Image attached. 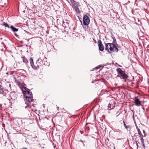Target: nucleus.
Wrapping results in <instances>:
<instances>
[{"label":"nucleus","instance_id":"f257e3e1","mask_svg":"<svg viewBox=\"0 0 149 149\" xmlns=\"http://www.w3.org/2000/svg\"><path fill=\"white\" fill-rule=\"evenodd\" d=\"M118 73L117 77H120L121 79H126L128 77V76L125 73V72L123 70L120 68H118L116 70Z\"/></svg>","mask_w":149,"mask_h":149},{"label":"nucleus","instance_id":"f03ea898","mask_svg":"<svg viewBox=\"0 0 149 149\" xmlns=\"http://www.w3.org/2000/svg\"><path fill=\"white\" fill-rule=\"evenodd\" d=\"M24 100H26L25 103L26 104L27 107H31V102L33 101V96H28L27 95H24Z\"/></svg>","mask_w":149,"mask_h":149},{"label":"nucleus","instance_id":"7ed1b4c3","mask_svg":"<svg viewBox=\"0 0 149 149\" xmlns=\"http://www.w3.org/2000/svg\"><path fill=\"white\" fill-rule=\"evenodd\" d=\"M83 25L87 26L90 23V19L89 17L86 15H84L83 17Z\"/></svg>","mask_w":149,"mask_h":149},{"label":"nucleus","instance_id":"20e7f679","mask_svg":"<svg viewBox=\"0 0 149 149\" xmlns=\"http://www.w3.org/2000/svg\"><path fill=\"white\" fill-rule=\"evenodd\" d=\"M29 60L31 66L33 69L37 70L38 68L40 66V65L36 63L35 65H34L33 60L32 58H30Z\"/></svg>","mask_w":149,"mask_h":149},{"label":"nucleus","instance_id":"39448f33","mask_svg":"<svg viewBox=\"0 0 149 149\" xmlns=\"http://www.w3.org/2000/svg\"><path fill=\"white\" fill-rule=\"evenodd\" d=\"M24 89H25L24 91L23 89H22L24 96V95H26V94H28L30 96H33L32 93L30 90L28 89L26 87H24Z\"/></svg>","mask_w":149,"mask_h":149},{"label":"nucleus","instance_id":"423d86ee","mask_svg":"<svg viewBox=\"0 0 149 149\" xmlns=\"http://www.w3.org/2000/svg\"><path fill=\"white\" fill-rule=\"evenodd\" d=\"M29 136V139L30 140V142L31 143H36L38 142V140L37 136L33 137L32 135H30Z\"/></svg>","mask_w":149,"mask_h":149},{"label":"nucleus","instance_id":"0eeeda50","mask_svg":"<svg viewBox=\"0 0 149 149\" xmlns=\"http://www.w3.org/2000/svg\"><path fill=\"white\" fill-rule=\"evenodd\" d=\"M97 43L99 50L101 52L103 51L104 49V47L100 40L98 41Z\"/></svg>","mask_w":149,"mask_h":149},{"label":"nucleus","instance_id":"6e6552de","mask_svg":"<svg viewBox=\"0 0 149 149\" xmlns=\"http://www.w3.org/2000/svg\"><path fill=\"white\" fill-rule=\"evenodd\" d=\"M104 44L105 46V50L108 52V53L110 54L111 52L110 51V47H111V45L112 44H111L110 43H105V42Z\"/></svg>","mask_w":149,"mask_h":149},{"label":"nucleus","instance_id":"1a4fd4ad","mask_svg":"<svg viewBox=\"0 0 149 149\" xmlns=\"http://www.w3.org/2000/svg\"><path fill=\"white\" fill-rule=\"evenodd\" d=\"M134 103L136 106H140L142 105V104L139 99L137 97H134Z\"/></svg>","mask_w":149,"mask_h":149},{"label":"nucleus","instance_id":"9d476101","mask_svg":"<svg viewBox=\"0 0 149 149\" xmlns=\"http://www.w3.org/2000/svg\"><path fill=\"white\" fill-rule=\"evenodd\" d=\"M10 97H11V99L12 100L11 104L14 103L15 100V98L16 97V94L15 91H13L12 93L11 92L10 94Z\"/></svg>","mask_w":149,"mask_h":149},{"label":"nucleus","instance_id":"9b49d317","mask_svg":"<svg viewBox=\"0 0 149 149\" xmlns=\"http://www.w3.org/2000/svg\"><path fill=\"white\" fill-rule=\"evenodd\" d=\"M10 29L12 31L15 33L16 32L18 31L19 30L18 28H17L15 27L14 26L12 25L10 26ZM15 35L16 36H18V35L15 33Z\"/></svg>","mask_w":149,"mask_h":149},{"label":"nucleus","instance_id":"f8f14e48","mask_svg":"<svg viewBox=\"0 0 149 149\" xmlns=\"http://www.w3.org/2000/svg\"><path fill=\"white\" fill-rule=\"evenodd\" d=\"M110 52H117L118 51V49L116 45L112 46L111 47H110Z\"/></svg>","mask_w":149,"mask_h":149},{"label":"nucleus","instance_id":"ddd939ff","mask_svg":"<svg viewBox=\"0 0 149 149\" xmlns=\"http://www.w3.org/2000/svg\"><path fill=\"white\" fill-rule=\"evenodd\" d=\"M22 59L23 61V62H24V63H25L27 67L28 68H29V67L28 64V61L27 60V59L25 58V56H23V57L22 56Z\"/></svg>","mask_w":149,"mask_h":149},{"label":"nucleus","instance_id":"4468645a","mask_svg":"<svg viewBox=\"0 0 149 149\" xmlns=\"http://www.w3.org/2000/svg\"><path fill=\"white\" fill-rule=\"evenodd\" d=\"M104 66H103V65H98L97 66L95 67V68H93L91 70V71H94L95 70H97V69H99L100 68H101L100 70H101L103 68Z\"/></svg>","mask_w":149,"mask_h":149},{"label":"nucleus","instance_id":"2eb2a0df","mask_svg":"<svg viewBox=\"0 0 149 149\" xmlns=\"http://www.w3.org/2000/svg\"><path fill=\"white\" fill-rule=\"evenodd\" d=\"M39 63V65H40V66L43 64V62L42 60L40 58H39L36 61V63Z\"/></svg>","mask_w":149,"mask_h":149},{"label":"nucleus","instance_id":"dca6fc26","mask_svg":"<svg viewBox=\"0 0 149 149\" xmlns=\"http://www.w3.org/2000/svg\"><path fill=\"white\" fill-rule=\"evenodd\" d=\"M111 37L113 39V41L112 43H110V44H112V45L111 46L116 45V39L114 36H113V37L112 36Z\"/></svg>","mask_w":149,"mask_h":149},{"label":"nucleus","instance_id":"f3484780","mask_svg":"<svg viewBox=\"0 0 149 149\" xmlns=\"http://www.w3.org/2000/svg\"><path fill=\"white\" fill-rule=\"evenodd\" d=\"M136 128L137 130L138 134L140 136H143V134H142L140 130L138 127L137 125H136Z\"/></svg>","mask_w":149,"mask_h":149},{"label":"nucleus","instance_id":"a211bd4d","mask_svg":"<svg viewBox=\"0 0 149 149\" xmlns=\"http://www.w3.org/2000/svg\"><path fill=\"white\" fill-rule=\"evenodd\" d=\"M121 121H122L126 129H128V128H129L130 129V126L129 125L127 126L125 123V121L123 120H121Z\"/></svg>","mask_w":149,"mask_h":149},{"label":"nucleus","instance_id":"6ab92c4d","mask_svg":"<svg viewBox=\"0 0 149 149\" xmlns=\"http://www.w3.org/2000/svg\"><path fill=\"white\" fill-rule=\"evenodd\" d=\"M74 4L75 7H78L80 6V5L79 3L76 2L75 1H74Z\"/></svg>","mask_w":149,"mask_h":149},{"label":"nucleus","instance_id":"aec40b11","mask_svg":"<svg viewBox=\"0 0 149 149\" xmlns=\"http://www.w3.org/2000/svg\"><path fill=\"white\" fill-rule=\"evenodd\" d=\"M3 90L2 86L0 84V93L1 94H3Z\"/></svg>","mask_w":149,"mask_h":149},{"label":"nucleus","instance_id":"412c9836","mask_svg":"<svg viewBox=\"0 0 149 149\" xmlns=\"http://www.w3.org/2000/svg\"><path fill=\"white\" fill-rule=\"evenodd\" d=\"M143 136H140V139L141 140V143L142 144L144 143V139L143 138Z\"/></svg>","mask_w":149,"mask_h":149},{"label":"nucleus","instance_id":"4be33fe9","mask_svg":"<svg viewBox=\"0 0 149 149\" xmlns=\"http://www.w3.org/2000/svg\"><path fill=\"white\" fill-rule=\"evenodd\" d=\"M15 82L18 85H20L21 84V83L18 80H17L16 79L14 80Z\"/></svg>","mask_w":149,"mask_h":149},{"label":"nucleus","instance_id":"5701e85b","mask_svg":"<svg viewBox=\"0 0 149 149\" xmlns=\"http://www.w3.org/2000/svg\"><path fill=\"white\" fill-rule=\"evenodd\" d=\"M8 76H6V78L5 76L4 77V80L6 81V82L7 83L9 82V79L8 78H7Z\"/></svg>","mask_w":149,"mask_h":149},{"label":"nucleus","instance_id":"b1692460","mask_svg":"<svg viewBox=\"0 0 149 149\" xmlns=\"http://www.w3.org/2000/svg\"><path fill=\"white\" fill-rule=\"evenodd\" d=\"M10 74V77L11 79H13L14 80H15L16 79L14 76L12 74Z\"/></svg>","mask_w":149,"mask_h":149},{"label":"nucleus","instance_id":"393cba45","mask_svg":"<svg viewBox=\"0 0 149 149\" xmlns=\"http://www.w3.org/2000/svg\"><path fill=\"white\" fill-rule=\"evenodd\" d=\"M75 10L77 13H80V12L79 11V9L78 7H75Z\"/></svg>","mask_w":149,"mask_h":149},{"label":"nucleus","instance_id":"a878e982","mask_svg":"<svg viewBox=\"0 0 149 149\" xmlns=\"http://www.w3.org/2000/svg\"><path fill=\"white\" fill-rule=\"evenodd\" d=\"M3 25H4L5 27L9 28V26L8 24L7 23H6L5 22H3Z\"/></svg>","mask_w":149,"mask_h":149},{"label":"nucleus","instance_id":"bb28decb","mask_svg":"<svg viewBox=\"0 0 149 149\" xmlns=\"http://www.w3.org/2000/svg\"><path fill=\"white\" fill-rule=\"evenodd\" d=\"M108 107L109 108L112 107L111 109H112L113 108V104L109 103L108 105Z\"/></svg>","mask_w":149,"mask_h":149},{"label":"nucleus","instance_id":"cd10ccee","mask_svg":"<svg viewBox=\"0 0 149 149\" xmlns=\"http://www.w3.org/2000/svg\"><path fill=\"white\" fill-rule=\"evenodd\" d=\"M143 133L144 134V135L143 136V137H145L146 136V134L145 131V130H143Z\"/></svg>","mask_w":149,"mask_h":149},{"label":"nucleus","instance_id":"c85d7f7f","mask_svg":"<svg viewBox=\"0 0 149 149\" xmlns=\"http://www.w3.org/2000/svg\"><path fill=\"white\" fill-rule=\"evenodd\" d=\"M79 141H80V142H82V143H83V146H85V145L84 143V141H83V140H81Z\"/></svg>","mask_w":149,"mask_h":149},{"label":"nucleus","instance_id":"c756f323","mask_svg":"<svg viewBox=\"0 0 149 149\" xmlns=\"http://www.w3.org/2000/svg\"><path fill=\"white\" fill-rule=\"evenodd\" d=\"M142 144V147H143V148L144 149H145L146 148H145V144L144 143H143V144Z\"/></svg>","mask_w":149,"mask_h":149},{"label":"nucleus","instance_id":"7c9ffc66","mask_svg":"<svg viewBox=\"0 0 149 149\" xmlns=\"http://www.w3.org/2000/svg\"><path fill=\"white\" fill-rule=\"evenodd\" d=\"M93 42L95 44H96L97 43V41H96V40H95V39H93Z\"/></svg>","mask_w":149,"mask_h":149},{"label":"nucleus","instance_id":"2f4dec72","mask_svg":"<svg viewBox=\"0 0 149 149\" xmlns=\"http://www.w3.org/2000/svg\"><path fill=\"white\" fill-rule=\"evenodd\" d=\"M47 58L46 57H45L44 59H43V61H44L45 62V61H46Z\"/></svg>","mask_w":149,"mask_h":149},{"label":"nucleus","instance_id":"473e14b6","mask_svg":"<svg viewBox=\"0 0 149 149\" xmlns=\"http://www.w3.org/2000/svg\"><path fill=\"white\" fill-rule=\"evenodd\" d=\"M80 21L81 23V24L82 25V26H83L84 25H83V23H82V21H81V20Z\"/></svg>","mask_w":149,"mask_h":149},{"label":"nucleus","instance_id":"72a5a7b5","mask_svg":"<svg viewBox=\"0 0 149 149\" xmlns=\"http://www.w3.org/2000/svg\"><path fill=\"white\" fill-rule=\"evenodd\" d=\"M132 118H133V120H134V121H135V120L134 119V114L133 115Z\"/></svg>","mask_w":149,"mask_h":149},{"label":"nucleus","instance_id":"f704fd0d","mask_svg":"<svg viewBox=\"0 0 149 149\" xmlns=\"http://www.w3.org/2000/svg\"><path fill=\"white\" fill-rule=\"evenodd\" d=\"M65 24H64L63 23V25H62L64 27H66V26H65Z\"/></svg>","mask_w":149,"mask_h":149},{"label":"nucleus","instance_id":"c9c22d12","mask_svg":"<svg viewBox=\"0 0 149 149\" xmlns=\"http://www.w3.org/2000/svg\"><path fill=\"white\" fill-rule=\"evenodd\" d=\"M136 145L137 146V149H138V145L137 142L136 143Z\"/></svg>","mask_w":149,"mask_h":149},{"label":"nucleus","instance_id":"e433bc0d","mask_svg":"<svg viewBox=\"0 0 149 149\" xmlns=\"http://www.w3.org/2000/svg\"><path fill=\"white\" fill-rule=\"evenodd\" d=\"M22 149H27V148H26L24 147Z\"/></svg>","mask_w":149,"mask_h":149},{"label":"nucleus","instance_id":"4c0bfd02","mask_svg":"<svg viewBox=\"0 0 149 149\" xmlns=\"http://www.w3.org/2000/svg\"><path fill=\"white\" fill-rule=\"evenodd\" d=\"M80 132L81 133V134H83V132L82 131H80Z\"/></svg>","mask_w":149,"mask_h":149},{"label":"nucleus","instance_id":"58836bf2","mask_svg":"<svg viewBox=\"0 0 149 149\" xmlns=\"http://www.w3.org/2000/svg\"><path fill=\"white\" fill-rule=\"evenodd\" d=\"M79 21H80V20H81V19H82V18H80L79 17Z\"/></svg>","mask_w":149,"mask_h":149},{"label":"nucleus","instance_id":"ea45409f","mask_svg":"<svg viewBox=\"0 0 149 149\" xmlns=\"http://www.w3.org/2000/svg\"><path fill=\"white\" fill-rule=\"evenodd\" d=\"M44 105H45V104H43V107H45V106Z\"/></svg>","mask_w":149,"mask_h":149},{"label":"nucleus","instance_id":"a19ab883","mask_svg":"<svg viewBox=\"0 0 149 149\" xmlns=\"http://www.w3.org/2000/svg\"><path fill=\"white\" fill-rule=\"evenodd\" d=\"M84 141V143H86V141Z\"/></svg>","mask_w":149,"mask_h":149},{"label":"nucleus","instance_id":"79ce46f5","mask_svg":"<svg viewBox=\"0 0 149 149\" xmlns=\"http://www.w3.org/2000/svg\"><path fill=\"white\" fill-rule=\"evenodd\" d=\"M10 103H11V102H10Z\"/></svg>","mask_w":149,"mask_h":149},{"label":"nucleus","instance_id":"37998d69","mask_svg":"<svg viewBox=\"0 0 149 149\" xmlns=\"http://www.w3.org/2000/svg\"><path fill=\"white\" fill-rule=\"evenodd\" d=\"M57 108L58 109V108H59V107H57Z\"/></svg>","mask_w":149,"mask_h":149},{"label":"nucleus","instance_id":"c03bdc74","mask_svg":"<svg viewBox=\"0 0 149 149\" xmlns=\"http://www.w3.org/2000/svg\"><path fill=\"white\" fill-rule=\"evenodd\" d=\"M6 74H7V75H8V73L7 72V73H6Z\"/></svg>","mask_w":149,"mask_h":149},{"label":"nucleus","instance_id":"a18cd8bd","mask_svg":"<svg viewBox=\"0 0 149 149\" xmlns=\"http://www.w3.org/2000/svg\"><path fill=\"white\" fill-rule=\"evenodd\" d=\"M32 105L33 106V107H34V104H32Z\"/></svg>","mask_w":149,"mask_h":149},{"label":"nucleus","instance_id":"49530a36","mask_svg":"<svg viewBox=\"0 0 149 149\" xmlns=\"http://www.w3.org/2000/svg\"><path fill=\"white\" fill-rule=\"evenodd\" d=\"M10 86H11V85H10Z\"/></svg>","mask_w":149,"mask_h":149},{"label":"nucleus","instance_id":"de8ad7c7","mask_svg":"<svg viewBox=\"0 0 149 149\" xmlns=\"http://www.w3.org/2000/svg\"><path fill=\"white\" fill-rule=\"evenodd\" d=\"M11 127L12 128V125H11Z\"/></svg>","mask_w":149,"mask_h":149}]
</instances>
